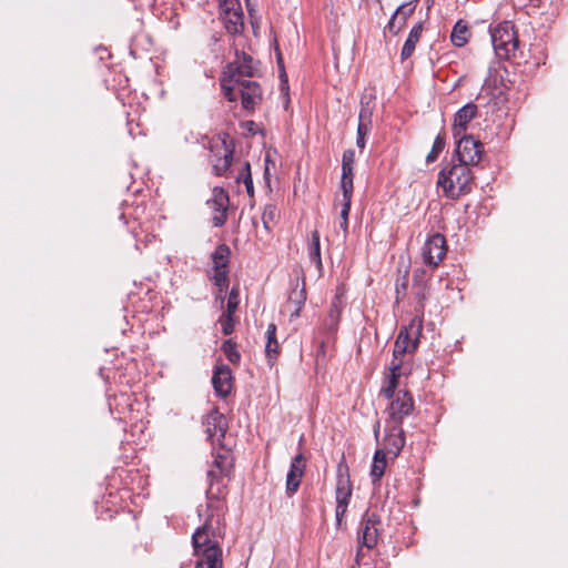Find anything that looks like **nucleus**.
Instances as JSON below:
<instances>
[{"label":"nucleus","instance_id":"f257e3e1","mask_svg":"<svg viewBox=\"0 0 568 568\" xmlns=\"http://www.w3.org/2000/svg\"><path fill=\"white\" fill-rule=\"evenodd\" d=\"M470 166L471 165L460 161L455 162L453 158L452 162L440 169L437 186L443 190L447 199L456 200L471 191L475 176Z\"/></svg>","mask_w":568,"mask_h":568},{"label":"nucleus","instance_id":"f03ea898","mask_svg":"<svg viewBox=\"0 0 568 568\" xmlns=\"http://www.w3.org/2000/svg\"><path fill=\"white\" fill-rule=\"evenodd\" d=\"M255 71L256 67L253 58L244 51L236 50L235 59L226 64L221 79V88L224 97L230 102L236 101L233 83L241 82L246 80L245 78L253 77Z\"/></svg>","mask_w":568,"mask_h":568},{"label":"nucleus","instance_id":"7ed1b4c3","mask_svg":"<svg viewBox=\"0 0 568 568\" xmlns=\"http://www.w3.org/2000/svg\"><path fill=\"white\" fill-rule=\"evenodd\" d=\"M491 43L496 54L507 59L518 48V38L515 27L509 21H504L489 29Z\"/></svg>","mask_w":568,"mask_h":568},{"label":"nucleus","instance_id":"20e7f679","mask_svg":"<svg viewBox=\"0 0 568 568\" xmlns=\"http://www.w3.org/2000/svg\"><path fill=\"white\" fill-rule=\"evenodd\" d=\"M423 331V316H414L407 326H403L396 337L394 348L395 354H412L419 344V337Z\"/></svg>","mask_w":568,"mask_h":568},{"label":"nucleus","instance_id":"39448f33","mask_svg":"<svg viewBox=\"0 0 568 568\" xmlns=\"http://www.w3.org/2000/svg\"><path fill=\"white\" fill-rule=\"evenodd\" d=\"M390 402L385 409V423L403 425L404 418L414 412V398L410 392L400 389L394 397L388 398Z\"/></svg>","mask_w":568,"mask_h":568},{"label":"nucleus","instance_id":"423d86ee","mask_svg":"<svg viewBox=\"0 0 568 568\" xmlns=\"http://www.w3.org/2000/svg\"><path fill=\"white\" fill-rule=\"evenodd\" d=\"M352 497V484L348 475V467L346 465H338L337 468V483L335 488V519L336 525L339 527L343 521V517L347 511V507Z\"/></svg>","mask_w":568,"mask_h":568},{"label":"nucleus","instance_id":"0eeeda50","mask_svg":"<svg viewBox=\"0 0 568 568\" xmlns=\"http://www.w3.org/2000/svg\"><path fill=\"white\" fill-rule=\"evenodd\" d=\"M457 140L455 155L457 161L467 163L471 166L478 165L483 153L484 144L474 138V135L462 134Z\"/></svg>","mask_w":568,"mask_h":568},{"label":"nucleus","instance_id":"6e6552de","mask_svg":"<svg viewBox=\"0 0 568 568\" xmlns=\"http://www.w3.org/2000/svg\"><path fill=\"white\" fill-rule=\"evenodd\" d=\"M233 148L225 140L211 142L210 162L215 175L222 176L229 171L233 161Z\"/></svg>","mask_w":568,"mask_h":568},{"label":"nucleus","instance_id":"1a4fd4ad","mask_svg":"<svg viewBox=\"0 0 568 568\" xmlns=\"http://www.w3.org/2000/svg\"><path fill=\"white\" fill-rule=\"evenodd\" d=\"M220 16L229 33L243 31V11L239 0H220Z\"/></svg>","mask_w":568,"mask_h":568},{"label":"nucleus","instance_id":"9d476101","mask_svg":"<svg viewBox=\"0 0 568 568\" xmlns=\"http://www.w3.org/2000/svg\"><path fill=\"white\" fill-rule=\"evenodd\" d=\"M234 93L241 97V104L245 111L253 112L263 100V92L261 85L256 81L243 80L235 82Z\"/></svg>","mask_w":568,"mask_h":568},{"label":"nucleus","instance_id":"9b49d317","mask_svg":"<svg viewBox=\"0 0 568 568\" xmlns=\"http://www.w3.org/2000/svg\"><path fill=\"white\" fill-rule=\"evenodd\" d=\"M381 518L376 513L366 511L361 520L358 530L359 542L368 549H373L379 537Z\"/></svg>","mask_w":568,"mask_h":568},{"label":"nucleus","instance_id":"f8f14e48","mask_svg":"<svg viewBox=\"0 0 568 568\" xmlns=\"http://www.w3.org/2000/svg\"><path fill=\"white\" fill-rule=\"evenodd\" d=\"M422 251L424 263L432 268H436L447 253L444 235L439 233L430 235L425 242Z\"/></svg>","mask_w":568,"mask_h":568},{"label":"nucleus","instance_id":"ddd939ff","mask_svg":"<svg viewBox=\"0 0 568 568\" xmlns=\"http://www.w3.org/2000/svg\"><path fill=\"white\" fill-rule=\"evenodd\" d=\"M405 432L402 425L385 423L384 450L397 457L405 446Z\"/></svg>","mask_w":568,"mask_h":568},{"label":"nucleus","instance_id":"4468645a","mask_svg":"<svg viewBox=\"0 0 568 568\" xmlns=\"http://www.w3.org/2000/svg\"><path fill=\"white\" fill-rule=\"evenodd\" d=\"M305 462L306 460L303 454H297L291 462L285 484V493L288 497L295 495L300 488L302 478L305 473Z\"/></svg>","mask_w":568,"mask_h":568},{"label":"nucleus","instance_id":"2eb2a0df","mask_svg":"<svg viewBox=\"0 0 568 568\" xmlns=\"http://www.w3.org/2000/svg\"><path fill=\"white\" fill-rule=\"evenodd\" d=\"M417 0H413L406 3L400 4L393 16L390 17L388 23L384 28V34L387 32L397 36L406 26L407 19L414 13Z\"/></svg>","mask_w":568,"mask_h":568},{"label":"nucleus","instance_id":"dca6fc26","mask_svg":"<svg viewBox=\"0 0 568 568\" xmlns=\"http://www.w3.org/2000/svg\"><path fill=\"white\" fill-rule=\"evenodd\" d=\"M210 207L215 211V214L212 217V223L215 227H220L225 224L227 220V205H229V194L224 191L223 187H214L213 196L207 201Z\"/></svg>","mask_w":568,"mask_h":568},{"label":"nucleus","instance_id":"f3484780","mask_svg":"<svg viewBox=\"0 0 568 568\" xmlns=\"http://www.w3.org/2000/svg\"><path fill=\"white\" fill-rule=\"evenodd\" d=\"M215 537L212 518L207 517L204 524L192 535V544L195 555L200 556V551H203L206 547L219 546Z\"/></svg>","mask_w":568,"mask_h":568},{"label":"nucleus","instance_id":"a211bd4d","mask_svg":"<svg viewBox=\"0 0 568 568\" xmlns=\"http://www.w3.org/2000/svg\"><path fill=\"white\" fill-rule=\"evenodd\" d=\"M212 385L215 394L221 398H226L233 388V375L227 365H217L212 376Z\"/></svg>","mask_w":568,"mask_h":568},{"label":"nucleus","instance_id":"6ab92c4d","mask_svg":"<svg viewBox=\"0 0 568 568\" xmlns=\"http://www.w3.org/2000/svg\"><path fill=\"white\" fill-rule=\"evenodd\" d=\"M478 108L475 103L469 102L462 106L454 115V122L452 126L453 135L455 139L462 134H466L468 124L473 119L476 118Z\"/></svg>","mask_w":568,"mask_h":568},{"label":"nucleus","instance_id":"aec40b11","mask_svg":"<svg viewBox=\"0 0 568 568\" xmlns=\"http://www.w3.org/2000/svg\"><path fill=\"white\" fill-rule=\"evenodd\" d=\"M205 425L210 438L224 437L227 429L226 419L217 409H213L206 415Z\"/></svg>","mask_w":568,"mask_h":568},{"label":"nucleus","instance_id":"412c9836","mask_svg":"<svg viewBox=\"0 0 568 568\" xmlns=\"http://www.w3.org/2000/svg\"><path fill=\"white\" fill-rule=\"evenodd\" d=\"M306 302V291L305 287L301 290L294 288L288 295L287 303L284 306L285 311L290 313V321H294L301 315V311L303 310Z\"/></svg>","mask_w":568,"mask_h":568},{"label":"nucleus","instance_id":"4be33fe9","mask_svg":"<svg viewBox=\"0 0 568 568\" xmlns=\"http://www.w3.org/2000/svg\"><path fill=\"white\" fill-rule=\"evenodd\" d=\"M423 33V22L416 23L409 31L406 41L400 50V60L405 61L410 58L415 51L416 44L419 42Z\"/></svg>","mask_w":568,"mask_h":568},{"label":"nucleus","instance_id":"5701e85b","mask_svg":"<svg viewBox=\"0 0 568 568\" xmlns=\"http://www.w3.org/2000/svg\"><path fill=\"white\" fill-rule=\"evenodd\" d=\"M266 345H265V355L268 364L272 366L278 355V342L276 339V325L274 323L268 324L266 332Z\"/></svg>","mask_w":568,"mask_h":568},{"label":"nucleus","instance_id":"b1692460","mask_svg":"<svg viewBox=\"0 0 568 568\" xmlns=\"http://www.w3.org/2000/svg\"><path fill=\"white\" fill-rule=\"evenodd\" d=\"M386 454L384 449H377L374 454L369 474L374 485L377 484L385 474L387 466Z\"/></svg>","mask_w":568,"mask_h":568},{"label":"nucleus","instance_id":"393cba45","mask_svg":"<svg viewBox=\"0 0 568 568\" xmlns=\"http://www.w3.org/2000/svg\"><path fill=\"white\" fill-rule=\"evenodd\" d=\"M200 556H203V565L205 568H223L222 549L220 546L206 547L203 551H200Z\"/></svg>","mask_w":568,"mask_h":568},{"label":"nucleus","instance_id":"a878e982","mask_svg":"<svg viewBox=\"0 0 568 568\" xmlns=\"http://www.w3.org/2000/svg\"><path fill=\"white\" fill-rule=\"evenodd\" d=\"M470 32L467 23L464 20H458L450 33V41L455 47H464L469 39Z\"/></svg>","mask_w":568,"mask_h":568},{"label":"nucleus","instance_id":"bb28decb","mask_svg":"<svg viewBox=\"0 0 568 568\" xmlns=\"http://www.w3.org/2000/svg\"><path fill=\"white\" fill-rule=\"evenodd\" d=\"M308 256L312 263L315 264L318 272L323 271V263L321 257V241L318 231H313L308 243Z\"/></svg>","mask_w":568,"mask_h":568},{"label":"nucleus","instance_id":"cd10ccee","mask_svg":"<svg viewBox=\"0 0 568 568\" xmlns=\"http://www.w3.org/2000/svg\"><path fill=\"white\" fill-rule=\"evenodd\" d=\"M231 250L226 244H220L211 254L213 268H229Z\"/></svg>","mask_w":568,"mask_h":568},{"label":"nucleus","instance_id":"c85d7f7f","mask_svg":"<svg viewBox=\"0 0 568 568\" xmlns=\"http://www.w3.org/2000/svg\"><path fill=\"white\" fill-rule=\"evenodd\" d=\"M341 311L337 305L333 303L329 307L328 315L323 324V333L327 336H332L336 333L339 323Z\"/></svg>","mask_w":568,"mask_h":568},{"label":"nucleus","instance_id":"c756f323","mask_svg":"<svg viewBox=\"0 0 568 568\" xmlns=\"http://www.w3.org/2000/svg\"><path fill=\"white\" fill-rule=\"evenodd\" d=\"M374 113V104L372 98L363 97L361 99V109L358 113V125L372 128V120Z\"/></svg>","mask_w":568,"mask_h":568},{"label":"nucleus","instance_id":"7c9ffc66","mask_svg":"<svg viewBox=\"0 0 568 568\" xmlns=\"http://www.w3.org/2000/svg\"><path fill=\"white\" fill-rule=\"evenodd\" d=\"M400 376V373H394L389 372L386 374L384 379V385L382 387L381 393L384 395L385 398L394 397L397 392L396 388L398 386V378Z\"/></svg>","mask_w":568,"mask_h":568},{"label":"nucleus","instance_id":"2f4dec72","mask_svg":"<svg viewBox=\"0 0 568 568\" xmlns=\"http://www.w3.org/2000/svg\"><path fill=\"white\" fill-rule=\"evenodd\" d=\"M278 212L276 205L267 204L264 206L262 212V223L267 232H271L272 225L276 222Z\"/></svg>","mask_w":568,"mask_h":568},{"label":"nucleus","instance_id":"473e14b6","mask_svg":"<svg viewBox=\"0 0 568 568\" xmlns=\"http://www.w3.org/2000/svg\"><path fill=\"white\" fill-rule=\"evenodd\" d=\"M243 181L247 195L253 196L254 195V185H253V179L251 174V165L248 162H245L241 172L236 176V182Z\"/></svg>","mask_w":568,"mask_h":568},{"label":"nucleus","instance_id":"72a5a7b5","mask_svg":"<svg viewBox=\"0 0 568 568\" xmlns=\"http://www.w3.org/2000/svg\"><path fill=\"white\" fill-rule=\"evenodd\" d=\"M222 351L225 355V357L232 363V364H239L241 361V354L239 353L236 348V344L233 343L231 339H226L222 344Z\"/></svg>","mask_w":568,"mask_h":568},{"label":"nucleus","instance_id":"f704fd0d","mask_svg":"<svg viewBox=\"0 0 568 568\" xmlns=\"http://www.w3.org/2000/svg\"><path fill=\"white\" fill-rule=\"evenodd\" d=\"M445 143H446V141H445V136L444 135L438 134L435 138L433 146H432V150H430V152L426 156V162L427 163H433V162H435L437 160L439 153L445 148Z\"/></svg>","mask_w":568,"mask_h":568},{"label":"nucleus","instance_id":"c9c22d12","mask_svg":"<svg viewBox=\"0 0 568 568\" xmlns=\"http://www.w3.org/2000/svg\"><path fill=\"white\" fill-rule=\"evenodd\" d=\"M342 202L352 203L354 191V179H341Z\"/></svg>","mask_w":568,"mask_h":568},{"label":"nucleus","instance_id":"e433bc0d","mask_svg":"<svg viewBox=\"0 0 568 568\" xmlns=\"http://www.w3.org/2000/svg\"><path fill=\"white\" fill-rule=\"evenodd\" d=\"M240 290L233 286L227 296L226 311L224 313L233 314L239 307Z\"/></svg>","mask_w":568,"mask_h":568},{"label":"nucleus","instance_id":"4c0bfd02","mask_svg":"<svg viewBox=\"0 0 568 568\" xmlns=\"http://www.w3.org/2000/svg\"><path fill=\"white\" fill-rule=\"evenodd\" d=\"M341 223H339V226L341 229L344 231V233H347V230H348V215H349V212H351V206H352V203H347V202H341Z\"/></svg>","mask_w":568,"mask_h":568},{"label":"nucleus","instance_id":"58836bf2","mask_svg":"<svg viewBox=\"0 0 568 568\" xmlns=\"http://www.w3.org/2000/svg\"><path fill=\"white\" fill-rule=\"evenodd\" d=\"M372 128H367L364 125H357L356 132V145L361 150H363L366 145V136L371 133Z\"/></svg>","mask_w":568,"mask_h":568},{"label":"nucleus","instance_id":"ea45409f","mask_svg":"<svg viewBox=\"0 0 568 568\" xmlns=\"http://www.w3.org/2000/svg\"><path fill=\"white\" fill-rule=\"evenodd\" d=\"M232 315L233 314L223 313L220 318L222 332L224 335H230L234 329V323H233Z\"/></svg>","mask_w":568,"mask_h":568},{"label":"nucleus","instance_id":"a19ab883","mask_svg":"<svg viewBox=\"0 0 568 568\" xmlns=\"http://www.w3.org/2000/svg\"><path fill=\"white\" fill-rule=\"evenodd\" d=\"M405 354H395V348L393 349V358L388 366L389 372L400 373V368L403 366V356Z\"/></svg>","mask_w":568,"mask_h":568},{"label":"nucleus","instance_id":"79ce46f5","mask_svg":"<svg viewBox=\"0 0 568 568\" xmlns=\"http://www.w3.org/2000/svg\"><path fill=\"white\" fill-rule=\"evenodd\" d=\"M229 268H213V275L210 277L212 282H224L229 280Z\"/></svg>","mask_w":568,"mask_h":568},{"label":"nucleus","instance_id":"37998d69","mask_svg":"<svg viewBox=\"0 0 568 568\" xmlns=\"http://www.w3.org/2000/svg\"><path fill=\"white\" fill-rule=\"evenodd\" d=\"M230 281L226 280L224 282H213L214 286L216 287V298H220L221 302L224 301V296L227 292Z\"/></svg>","mask_w":568,"mask_h":568},{"label":"nucleus","instance_id":"c03bdc74","mask_svg":"<svg viewBox=\"0 0 568 568\" xmlns=\"http://www.w3.org/2000/svg\"><path fill=\"white\" fill-rule=\"evenodd\" d=\"M355 163V151L353 149H347L344 151L342 156V165L354 166Z\"/></svg>","mask_w":568,"mask_h":568},{"label":"nucleus","instance_id":"a18cd8bd","mask_svg":"<svg viewBox=\"0 0 568 568\" xmlns=\"http://www.w3.org/2000/svg\"><path fill=\"white\" fill-rule=\"evenodd\" d=\"M341 179H354V166L342 165Z\"/></svg>","mask_w":568,"mask_h":568},{"label":"nucleus","instance_id":"49530a36","mask_svg":"<svg viewBox=\"0 0 568 568\" xmlns=\"http://www.w3.org/2000/svg\"><path fill=\"white\" fill-rule=\"evenodd\" d=\"M278 67H280V71H281L282 89H284V85L287 84V78H286V73L284 70V64L282 62L281 55H278Z\"/></svg>","mask_w":568,"mask_h":568},{"label":"nucleus","instance_id":"de8ad7c7","mask_svg":"<svg viewBox=\"0 0 568 568\" xmlns=\"http://www.w3.org/2000/svg\"><path fill=\"white\" fill-rule=\"evenodd\" d=\"M214 464L216 465V467H217L220 470H219V471H215L214 469H210V470L207 471V476H209L211 479L216 478V477H217V475H219L220 473H222V471H223V470L221 469V465H220V460H219V459H215V460H214Z\"/></svg>","mask_w":568,"mask_h":568},{"label":"nucleus","instance_id":"09e8293b","mask_svg":"<svg viewBox=\"0 0 568 568\" xmlns=\"http://www.w3.org/2000/svg\"><path fill=\"white\" fill-rule=\"evenodd\" d=\"M406 287H407V278H406V276H405V277H404V281L402 282V284H399V283H397V284H396V292H397V294H399V293H400V288H402L403 291H405V290H406Z\"/></svg>","mask_w":568,"mask_h":568},{"label":"nucleus","instance_id":"8fccbe9b","mask_svg":"<svg viewBox=\"0 0 568 568\" xmlns=\"http://www.w3.org/2000/svg\"><path fill=\"white\" fill-rule=\"evenodd\" d=\"M374 436L376 438V440H378V437H379V430H381V423L379 420H377L374 425Z\"/></svg>","mask_w":568,"mask_h":568},{"label":"nucleus","instance_id":"3c124183","mask_svg":"<svg viewBox=\"0 0 568 568\" xmlns=\"http://www.w3.org/2000/svg\"><path fill=\"white\" fill-rule=\"evenodd\" d=\"M425 274V270H416L414 273V280Z\"/></svg>","mask_w":568,"mask_h":568},{"label":"nucleus","instance_id":"603ef678","mask_svg":"<svg viewBox=\"0 0 568 568\" xmlns=\"http://www.w3.org/2000/svg\"><path fill=\"white\" fill-rule=\"evenodd\" d=\"M255 123L253 121H248L247 122V125H248V131H252V126L254 125Z\"/></svg>","mask_w":568,"mask_h":568},{"label":"nucleus","instance_id":"864d4df0","mask_svg":"<svg viewBox=\"0 0 568 568\" xmlns=\"http://www.w3.org/2000/svg\"><path fill=\"white\" fill-rule=\"evenodd\" d=\"M255 123L253 121H248L247 122V125H248V131H252V126L254 125Z\"/></svg>","mask_w":568,"mask_h":568},{"label":"nucleus","instance_id":"5fc2aeb1","mask_svg":"<svg viewBox=\"0 0 568 568\" xmlns=\"http://www.w3.org/2000/svg\"><path fill=\"white\" fill-rule=\"evenodd\" d=\"M255 123L253 121H248L247 122V125H248V131H252V126L254 125Z\"/></svg>","mask_w":568,"mask_h":568}]
</instances>
